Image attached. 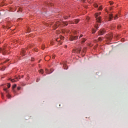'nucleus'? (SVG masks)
I'll return each instance as SVG.
<instances>
[{"mask_svg": "<svg viewBox=\"0 0 128 128\" xmlns=\"http://www.w3.org/2000/svg\"><path fill=\"white\" fill-rule=\"evenodd\" d=\"M98 40L99 42H102V38H99Z\"/></svg>", "mask_w": 128, "mask_h": 128, "instance_id": "18", "label": "nucleus"}, {"mask_svg": "<svg viewBox=\"0 0 128 128\" xmlns=\"http://www.w3.org/2000/svg\"><path fill=\"white\" fill-rule=\"evenodd\" d=\"M11 82H16V80H14V79L11 80Z\"/></svg>", "mask_w": 128, "mask_h": 128, "instance_id": "23", "label": "nucleus"}, {"mask_svg": "<svg viewBox=\"0 0 128 128\" xmlns=\"http://www.w3.org/2000/svg\"><path fill=\"white\" fill-rule=\"evenodd\" d=\"M64 20H68V16H64Z\"/></svg>", "mask_w": 128, "mask_h": 128, "instance_id": "17", "label": "nucleus"}, {"mask_svg": "<svg viewBox=\"0 0 128 128\" xmlns=\"http://www.w3.org/2000/svg\"><path fill=\"white\" fill-rule=\"evenodd\" d=\"M73 22H74L75 24H78V22H80V19H75L73 20Z\"/></svg>", "mask_w": 128, "mask_h": 128, "instance_id": "8", "label": "nucleus"}, {"mask_svg": "<svg viewBox=\"0 0 128 128\" xmlns=\"http://www.w3.org/2000/svg\"><path fill=\"white\" fill-rule=\"evenodd\" d=\"M86 38H82V40L81 42L82 44H84V42H86Z\"/></svg>", "mask_w": 128, "mask_h": 128, "instance_id": "13", "label": "nucleus"}, {"mask_svg": "<svg viewBox=\"0 0 128 128\" xmlns=\"http://www.w3.org/2000/svg\"><path fill=\"white\" fill-rule=\"evenodd\" d=\"M39 72L42 74H44V70H39Z\"/></svg>", "mask_w": 128, "mask_h": 128, "instance_id": "14", "label": "nucleus"}, {"mask_svg": "<svg viewBox=\"0 0 128 128\" xmlns=\"http://www.w3.org/2000/svg\"><path fill=\"white\" fill-rule=\"evenodd\" d=\"M17 90H20V86L18 87V88H17Z\"/></svg>", "mask_w": 128, "mask_h": 128, "instance_id": "29", "label": "nucleus"}, {"mask_svg": "<svg viewBox=\"0 0 128 128\" xmlns=\"http://www.w3.org/2000/svg\"><path fill=\"white\" fill-rule=\"evenodd\" d=\"M42 50H44V46L42 47Z\"/></svg>", "mask_w": 128, "mask_h": 128, "instance_id": "36", "label": "nucleus"}, {"mask_svg": "<svg viewBox=\"0 0 128 128\" xmlns=\"http://www.w3.org/2000/svg\"><path fill=\"white\" fill-rule=\"evenodd\" d=\"M56 42H60V38H58L56 40Z\"/></svg>", "mask_w": 128, "mask_h": 128, "instance_id": "25", "label": "nucleus"}, {"mask_svg": "<svg viewBox=\"0 0 128 128\" xmlns=\"http://www.w3.org/2000/svg\"><path fill=\"white\" fill-rule=\"evenodd\" d=\"M7 86H8V88H10V84L8 83L7 84Z\"/></svg>", "mask_w": 128, "mask_h": 128, "instance_id": "16", "label": "nucleus"}, {"mask_svg": "<svg viewBox=\"0 0 128 128\" xmlns=\"http://www.w3.org/2000/svg\"><path fill=\"white\" fill-rule=\"evenodd\" d=\"M20 54L23 56H26V50L24 49L22 50L20 52Z\"/></svg>", "mask_w": 128, "mask_h": 128, "instance_id": "7", "label": "nucleus"}, {"mask_svg": "<svg viewBox=\"0 0 128 128\" xmlns=\"http://www.w3.org/2000/svg\"><path fill=\"white\" fill-rule=\"evenodd\" d=\"M4 91L6 92H8V89H7V88H4Z\"/></svg>", "mask_w": 128, "mask_h": 128, "instance_id": "26", "label": "nucleus"}, {"mask_svg": "<svg viewBox=\"0 0 128 128\" xmlns=\"http://www.w3.org/2000/svg\"><path fill=\"white\" fill-rule=\"evenodd\" d=\"M9 61H10V60H7L4 62L6 63V62H9Z\"/></svg>", "mask_w": 128, "mask_h": 128, "instance_id": "30", "label": "nucleus"}, {"mask_svg": "<svg viewBox=\"0 0 128 128\" xmlns=\"http://www.w3.org/2000/svg\"><path fill=\"white\" fill-rule=\"evenodd\" d=\"M94 6H95V8H98V4H96Z\"/></svg>", "mask_w": 128, "mask_h": 128, "instance_id": "33", "label": "nucleus"}, {"mask_svg": "<svg viewBox=\"0 0 128 128\" xmlns=\"http://www.w3.org/2000/svg\"><path fill=\"white\" fill-rule=\"evenodd\" d=\"M114 36V35L110 33L109 34H107L106 35L105 38H106V40L108 41V42H110V40H112V36Z\"/></svg>", "mask_w": 128, "mask_h": 128, "instance_id": "2", "label": "nucleus"}, {"mask_svg": "<svg viewBox=\"0 0 128 128\" xmlns=\"http://www.w3.org/2000/svg\"><path fill=\"white\" fill-rule=\"evenodd\" d=\"M52 58L53 59H54L56 56H53Z\"/></svg>", "mask_w": 128, "mask_h": 128, "instance_id": "32", "label": "nucleus"}, {"mask_svg": "<svg viewBox=\"0 0 128 128\" xmlns=\"http://www.w3.org/2000/svg\"><path fill=\"white\" fill-rule=\"evenodd\" d=\"M98 10H102V8L101 6H100L99 7Z\"/></svg>", "mask_w": 128, "mask_h": 128, "instance_id": "21", "label": "nucleus"}, {"mask_svg": "<svg viewBox=\"0 0 128 128\" xmlns=\"http://www.w3.org/2000/svg\"><path fill=\"white\" fill-rule=\"evenodd\" d=\"M16 88V84H15L12 86V90H13L14 92H16V90H14V88Z\"/></svg>", "mask_w": 128, "mask_h": 128, "instance_id": "10", "label": "nucleus"}, {"mask_svg": "<svg viewBox=\"0 0 128 128\" xmlns=\"http://www.w3.org/2000/svg\"><path fill=\"white\" fill-rule=\"evenodd\" d=\"M124 38L122 39V42H124Z\"/></svg>", "mask_w": 128, "mask_h": 128, "instance_id": "37", "label": "nucleus"}, {"mask_svg": "<svg viewBox=\"0 0 128 128\" xmlns=\"http://www.w3.org/2000/svg\"><path fill=\"white\" fill-rule=\"evenodd\" d=\"M67 46H65V48H66Z\"/></svg>", "mask_w": 128, "mask_h": 128, "instance_id": "42", "label": "nucleus"}, {"mask_svg": "<svg viewBox=\"0 0 128 128\" xmlns=\"http://www.w3.org/2000/svg\"><path fill=\"white\" fill-rule=\"evenodd\" d=\"M98 16H100V13H96L95 14V16H96V20L97 22H102V17L101 16H99L98 18Z\"/></svg>", "mask_w": 128, "mask_h": 128, "instance_id": "1", "label": "nucleus"}, {"mask_svg": "<svg viewBox=\"0 0 128 128\" xmlns=\"http://www.w3.org/2000/svg\"><path fill=\"white\" fill-rule=\"evenodd\" d=\"M62 38H64V37H62Z\"/></svg>", "mask_w": 128, "mask_h": 128, "instance_id": "43", "label": "nucleus"}, {"mask_svg": "<svg viewBox=\"0 0 128 128\" xmlns=\"http://www.w3.org/2000/svg\"><path fill=\"white\" fill-rule=\"evenodd\" d=\"M82 36H83V35H82V34H81V35L79 37V38H82Z\"/></svg>", "mask_w": 128, "mask_h": 128, "instance_id": "31", "label": "nucleus"}, {"mask_svg": "<svg viewBox=\"0 0 128 128\" xmlns=\"http://www.w3.org/2000/svg\"><path fill=\"white\" fill-rule=\"evenodd\" d=\"M112 18H114V16H112V14H110L108 17V21L110 22V20H112Z\"/></svg>", "mask_w": 128, "mask_h": 128, "instance_id": "6", "label": "nucleus"}, {"mask_svg": "<svg viewBox=\"0 0 128 128\" xmlns=\"http://www.w3.org/2000/svg\"><path fill=\"white\" fill-rule=\"evenodd\" d=\"M38 82V80H36V82Z\"/></svg>", "mask_w": 128, "mask_h": 128, "instance_id": "40", "label": "nucleus"}, {"mask_svg": "<svg viewBox=\"0 0 128 128\" xmlns=\"http://www.w3.org/2000/svg\"><path fill=\"white\" fill-rule=\"evenodd\" d=\"M120 28H122V26H120V25H118V30H120Z\"/></svg>", "mask_w": 128, "mask_h": 128, "instance_id": "19", "label": "nucleus"}, {"mask_svg": "<svg viewBox=\"0 0 128 128\" xmlns=\"http://www.w3.org/2000/svg\"><path fill=\"white\" fill-rule=\"evenodd\" d=\"M95 28H98V24H96V26H95Z\"/></svg>", "mask_w": 128, "mask_h": 128, "instance_id": "20", "label": "nucleus"}, {"mask_svg": "<svg viewBox=\"0 0 128 128\" xmlns=\"http://www.w3.org/2000/svg\"><path fill=\"white\" fill-rule=\"evenodd\" d=\"M78 36H71L70 38V40L71 42H72L74 40H78Z\"/></svg>", "mask_w": 128, "mask_h": 128, "instance_id": "4", "label": "nucleus"}, {"mask_svg": "<svg viewBox=\"0 0 128 128\" xmlns=\"http://www.w3.org/2000/svg\"><path fill=\"white\" fill-rule=\"evenodd\" d=\"M82 51V48H78L74 50V52H77V54H80Z\"/></svg>", "mask_w": 128, "mask_h": 128, "instance_id": "5", "label": "nucleus"}, {"mask_svg": "<svg viewBox=\"0 0 128 128\" xmlns=\"http://www.w3.org/2000/svg\"><path fill=\"white\" fill-rule=\"evenodd\" d=\"M38 82V80H36V82Z\"/></svg>", "mask_w": 128, "mask_h": 128, "instance_id": "39", "label": "nucleus"}, {"mask_svg": "<svg viewBox=\"0 0 128 128\" xmlns=\"http://www.w3.org/2000/svg\"><path fill=\"white\" fill-rule=\"evenodd\" d=\"M106 34V31L104 29H101L98 32V36H102V34Z\"/></svg>", "mask_w": 128, "mask_h": 128, "instance_id": "3", "label": "nucleus"}, {"mask_svg": "<svg viewBox=\"0 0 128 128\" xmlns=\"http://www.w3.org/2000/svg\"><path fill=\"white\" fill-rule=\"evenodd\" d=\"M7 98H10V94L7 95Z\"/></svg>", "mask_w": 128, "mask_h": 128, "instance_id": "27", "label": "nucleus"}, {"mask_svg": "<svg viewBox=\"0 0 128 128\" xmlns=\"http://www.w3.org/2000/svg\"><path fill=\"white\" fill-rule=\"evenodd\" d=\"M46 72H48V69H46Z\"/></svg>", "mask_w": 128, "mask_h": 128, "instance_id": "35", "label": "nucleus"}, {"mask_svg": "<svg viewBox=\"0 0 128 128\" xmlns=\"http://www.w3.org/2000/svg\"><path fill=\"white\" fill-rule=\"evenodd\" d=\"M110 6H112V4H114V2H110Z\"/></svg>", "mask_w": 128, "mask_h": 128, "instance_id": "28", "label": "nucleus"}, {"mask_svg": "<svg viewBox=\"0 0 128 128\" xmlns=\"http://www.w3.org/2000/svg\"><path fill=\"white\" fill-rule=\"evenodd\" d=\"M0 51L2 52V54H4V53L6 52V50H4V48L3 49L0 48Z\"/></svg>", "mask_w": 128, "mask_h": 128, "instance_id": "9", "label": "nucleus"}, {"mask_svg": "<svg viewBox=\"0 0 128 128\" xmlns=\"http://www.w3.org/2000/svg\"><path fill=\"white\" fill-rule=\"evenodd\" d=\"M64 24H65V26H68V22H64Z\"/></svg>", "mask_w": 128, "mask_h": 128, "instance_id": "22", "label": "nucleus"}, {"mask_svg": "<svg viewBox=\"0 0 128 128\" xmlns=\"http://www.w3.org/2000/svg\"><path fill=\"white\" fill-rule=\"evenodd\" d=\"M106 12H108V10H106Z\"/></svg>", "mask_w": 128, "mask_h": 128, "instance_id": "41", "label": "nucleus"}, {"mask_svg": "<svg viewBox=\"0 0 128 128\" xmlns=\"http://www.w3.org/2000/svg\"><path fill=\"white\" fill-rule=\"evenodd\" d=\"M92 34H96V30H94V28H92Z\"/></svg>", "mask_w": 128, "mask_h": 128, "instance_id": "12", "label": "nucleus"}, {"mask_svg": "<svg viewBox=\"0 0 128 128\" xmlns=\"http://www.w3.org/2000/svg\"><path fill=\"white\" fill-rule=\"evenodd\" d=\"M64 70H68V66L64 64Z\"/></svg>", "mask_w": 128, "mask_h": 128, "instance_id": "11", "label": "nucleus"}, {"mask_svg": "<svg viewBox=\"0 0 128 128\" xmlns=\"http://www.w3.org/2000/svg\"><path fill=\"white\" fill-rule=\"evenodd\" d=\"M118 15H116L114 18V20H116L118 18Z\"/></svg>", "mask_w": 128, "mask_h": 128, "instance_id": "24", "label": "nucleus"}, {"mask_svg": "<svg viewBox=\"0 0 128 128\" xmlns=\"http://www.w3.org/2000/svg\"><path fill=\"white\" fill-rule=\"evenodd\" d=\"M112 10V8H110V10Z\"/></svg>", "mask_w": 128, "mask_h": 128, "instance_id": "34", "label": "nucleus"}, {"mask_svg": "<svg viewBox=\"0 0 128 128\" xmlns=\"http://www.w3.org/2000/svg\"><path fill=\"white\" fill-rule=\"evenodd\" d=\"M70 24H74V22L69 21Z\"/></svg>", "mask_w": 128, "mask_h": 128, "instance_id": "15", "label": "nucleus"}, {"mask_svg": "<svg viewBox=\"0 0 128 128\" xmlns=\"http://www.w3.org/2000/svg\"><path fill=\"white\" fill-rule=\"evenodd\" d=\"M68 16H69V18H70V15Z\"/></svg>", "mask_w": 128, "mask_h": 128, "instance_id": "38", "label": "nucleus"}]
</instances>
